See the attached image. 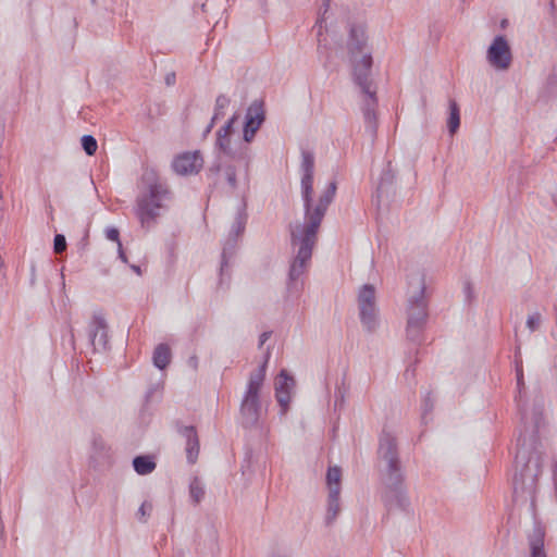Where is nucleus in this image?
<instances>
[{"mask_svg":"<svg viewBox=\"0 0 557 557\" xmlns=\"http://www.w3.org/2000/svg\"><path fill=\"white\" fill-rule=\"evenodd\" d=\"M521 416H522V420H527L528 417H527V413L525 412H521Z\"/></svg>","mask_w":557,"mask_h":557,"instance_id":"nucleus-48","label":"nucleus"},{"mask_svg":"<svg viewBox=\"0 0 557 557\" xmlns=\"http://www.w3.org/2000/svg\"><path fill=\"white\" fill-rule=\"evenodd\" d=\"M203 166V158L200 151H185L174 157L171 168L180 176L198 174Z\"/></svg>","mask_w":557,"mask_h":557,"instance_id":"nucleus-10","label":"nucleus"},{"mask_svg":"<svg viewBox=\"0 0 557 557\" xmlns=\"http://www.w3.org/2000/svg\"><path fill=\"white\" fill-rule=\"evenodd\" d=\"M225 176L228 185L234 189L237 185L236 170L234 166H226Z\"/></svg>","mask_w":557,"mask_h":557,"instance_id":"nucleus-35","label":"nucleus"},{"mask_svg":"<svg viewBox=\"0 0 557 557\" xmlns=\"http://www.w3.org/2000/svg\"><path fill=\"white\" fill-rule=\"evenodd\" d=\"M265 121L264 102L262 100H253L247 109L244 124V140L252 141L256 133Z\"/></svg>","mask_w":557,"mask_h":557,"instance_id":"nucleus-11","label":"nucleus"},{"mask_svg":"<svg viewBox=\"0 0 557 557\" xmlns=\"http://www.w3.org/2000/svg\"><path fill=\"white\" fill-rule=\"evenodd\" d=\"M371 52L364 53L360 60H352V79L360 88L362 95L361 111L367 132L374 137L377 131L376 108L379 104L376 97V87L371 78L372 70Z\"/></svg>","mask_w":557,"mask_h":557,"instance_id":"nucleus-3","label":"nucleus"},{"mask_svg":"<svg viewBox=\"0 0 557 557\" xmlns=\"http://www.w3.org/2000/svg\"><path fill=\"white\" fill-rule=\"evenodd\" d=\"M246 223H247L246 212L238 211L235 216V221H234V225L231 231V234H230V238L227 239V243L223 248V252H222L223 262H222V267H221L222 270H223L224 264L226 263L225 258H226L227 250L233 249L235 247L236 240L243 234Z\"/></svg>","mask_w":557,"mask_h":557,"instance_id":"nucleus-17","label":"nucleus"},{"mask_svg":"<svg viewBox=\"0 0 557 557\" xmlns=\"http://www.w3.org/2000/svg\"><path fill=\"white\" fill-rule=\"evenodd\" d=\"M133 270L138 274L140 273V268L137 265H133Z\"/></svg>","mask_w":557,"mask_h":557,"instance_id":"nucleus-46","label":"nucleus"},{"mask_svg":"<svg viewBox=\"0 0 557 557\" xmlns=\"http://www.w3.org/2000/svg\"><path fill=\"white\" fill-rule=\"evenodd\" d=\"M516 374H517V385L519 388V393H521V388L524 386L523 381V371L521 361L516 362Z\"/></svg>","mask_w":557,"mask_h":557,"instance_id":"nucleus-37","label":"nucleus"},{"mask_svg":"<svg viewBox=\"0 0 557 557\" xmlns=\"http://www.w3.org/2000/svg\"><path fill=\"white\" fill-rule=\"evenodd\" d=\"M324 218V211H304L301 218L289 225L293 258L288 271V285L297 284L308 271L312 252L318 244V232Z\"/></svg>","mask_w":557,"mask_h":557,"instance_id":"nucleus-1","label":"nucleus"},{"mask_svg":"<svg viewBox=\"0 0 557 557\" xmlns=\"http://www.w3.org/2000/svg\"><path fill=\"white\" fill-rule=\"evenodd\" d=\"M231 100L225 95H219L215 100L214 119H220L224 115L223 110L230 104Z\"/></svg>","mask_w":557,"mask_h":557,"instance_id":"nucleus-30","label":"nucleus"},{"mask_svg":"<svg viewBox=\"0 0 557 557\" xmlns=\"http://www.w3.org/2000/svg\"><path fill=\"white\" fill-rule=\"evenodd\" d=\"M358 309L362 325L373 332L377 326V307L375 288L371 284H364L358 293Z\"/></svg>","mask_w":557,"mask_h":557,"instance_id":"nucleus-8","label":"nucleus"},{"mask_svg":"<svg viewBox=\"0 0 557 557\" xmlns=\"http://www.w3.org/2000/svg\"><path fill=\"white\" fill-rule=\"evenodd\" d=\"M541 417H542V412L540 410L534 412L532 420L534 422L535 428H539Z\"/></svg>","mask_w":557,"mask_h":557,"instance_id":"nucleus-41","label":"nucleus"},{"mask_svg":"<svg viewBox=\"0 0 557 557\" xmlns=\"http://www.w3.org/2000/svg\"><path fill=\"white\" fill-rule=\"evenodd\" d=\"M271 336V332H263L259 337V347H261Z\"/></svg>","mask_w":557,"mask_h":557,"instance_id":"nucleus-40","label":"nucleus"},{"mask_svg":"<svg viewBox=\"0 0 557 557\" xmlns=\"http://www.w3.org/2000/svg\"><path fill=\"white\" fill-rule=\"evenodd\" d=\"M425 287L421 283L418 292L409 298L407 318V337L417 342L428 319L426 300L424 297Z\"/></svg>","mask_w":557,"mask_h":557,"instance_id":"nucleus-6","label":"nucleus"},{"mask_svg":"<svg viewBox=\"0 0 557 557\" xmlns=\"http://www.w3.org/2000/svg\"><path fill=\"white\" fill-rule=\"evenodd\" d=\"M189 495L193 502L197 505L205 496V488L198 478H194L189 484Z\"/></svg>","mask_w":557,"mask_h":557,"instance_id":"nucleus-24","label":"nucleus"},{"mask_svg":"<svg viewBox=\"0 0 557 557\" xmlns=\"http://www.w3.org/2000/svg\"><path fill=\"white\" fill-rule=\"evenodd\" d=\"M268 359L269 352L267 354L263 363L250 373L247 389L240 405V413L243 416V423L245 426L255 425L259 419L261 409L259 392L264 382Z\"/></svg>","mask_w":557,"mask_h":557,"instance_id":"nucleus-5","label":"nucleus"},{"mask_svg":"<svg viewBox=\"0 0 557 557\" xmlns=\"http://www.w3.org/2000/svg\"><path fill=\"white\" fill-rule=\"evenodd\" d=\"M53 249L55 253H62L66 250V240L63 235L57 234L54 236Z\"/></svg>","mask_w":557,"mask_h":557,"instance_id":"nucleus-34","label":"nucleus"},{"mask_svg":"<svg viewBox=\"0 0 557 557\" xmlns=\"http://www.w3.org/2000/svg\"><path fill=\"white\" fill-rule=\"evenodd\" d=\"M379 456L385 462L384 484L388 490L384 496L386 505L406 509L409 500L403 488L404 475L400 470L396 438L388 432H383L380 437Z\"/></svg>","mask_w":557,"mask_h":557,"instance_id":"nucleus-2","label":"nucleus"},{"mask_svg":"<svg viewBox=\"0 0 557 557\" xmlns=\"http://www.w3.org/2000/svg\"><path fill=\"white\" fill-rule=\"evenodd\" d=\"M144 180L149 182L147 193L139 198L138 209H162L168 207L173 198V193L165 183L159 182L154 175H145Z\"/></svg>","mask_w":557,"mask_h":557,"instance_id":"nucleus-7","label":"nucleus"},{"mask_svg":"<svg viewBox=\"0 0 557 557\" xmlns=\"http://www.w3.org/2000/svg\"><path fill=\"white\" fill-rule=\"evenodd\" d=\"M342 470L339 467H330L326 473V484L330 491L341 493Z\"/></svg>","mask_w":557,"mask_h":557,"instance_id":"nucleus-23","label":"nucleus"},{"mask_svg":"<svg viewBox=\"0 0 557 557\" xmlns=\"http://www.w3.org/2000/svg\"><path fill=\"white\" fill-rule=\"evenodd\" d=\"M295 386V380L287 374L285 370H282L275 382V388L282 387V391H292Z\"/></svg>","mask_w":557,"mask_h":557,"instance_id":"nucleus-27","label":"nucleus"},{"mask_svg":"<svg viewBox=\"0 0 557 557\" xmlns=\"http://www.w3.org/2000/svg\"><path fill=\"white\" fill-rule=\"evenodd\" d=\"M152 508H153V506L150 502H148V500L144 502L140 505V507L138 508V511L136 513L138 521L146 523L152 512Z\"/></svg>","mask_w":557,"mask_h":557,"instance_id":"nucleus-32","label":"nucleus"},{"mask_svg":"<svg viewBox=\"0 0 557 557\" xmlns=\"http://www.w3.org/2000/svg\"><path fill=\"white\" fill-rule=\"evenodd\" d=\"M531 557H546L544 552V543L542 537L530 541Z\"/></svg>","mask_w":557,"mask_h":557,"instance_id":"nucleus-31","label":"nucleus"},{"mask_svg":"<svg viewBox=\"0 0 557 557\" xmlns=\"http://www.w3.org/2000/svg\"><path fill=\"white\" fill-rule=\"evenodd\" d=\"M153 364L160 370L165 369L171 361V349L166 344H159L153 351Z\"/></svg>","mask_w":557,"mask_h":557,"instance_id":"nucleus-20","label":"nucleus"},{"mask_svg":"<svg viewBox=\"0 0 557 557\" xmlns=\"http://www.w3.org/2000/svg\"><path fill=\"white\" fill-rule=\"evenodd\" d=\"M106 236L109 240L117 243V245L122 244L120 240V232L115 227H108L106 230Z\"/></svg>","mask_w":557,"mask_h":557,"instance_id":"nucleus-38","label":"nucleus"},{"mask_svg":"<svg viewBox=\"0 0 557 557\" xmlns=\"http://www.w3.org/2000/svg\"><path fill=\"white\" fill-rule=\"evenodd\" d=\"M275 397L276 400L281 407L282 414H285L288 410V406L290 403V392L289 391H282V387L275 388Z\"/></svg>","mask_w":557,"mask_h":557,"instance_id":"nucleus-26","label":"nucleus"},{"mask_svg":"<svg viewBox=\"0 0 557 557\" xmlns=\"http://www.w3.org/2000/svg\"><path fill=\"white\" fill-rule=\"evenodd\" d=\"M339 494L336 490L330 491L327 496V508L325 515L326 525H331L341 512Z\"/></svg>","mask_w":557,"mask_h":557,"instance_id":"nucleus-18","label":"nucleus"},{"mask_svg":"<svg viewBox=\"0 0 557 557\" xmlns=\"http://www.w3.org/2000/svg\"><path fill=\"white\" fill-rule=\"evenodd\" d=\"M506 23H507V21H506V20H504V21L502 22V27H505V26H506Z\"/></svg>","mask_w":557,"mask_h":557,"instance_id":"nucleus-49","label":"nucleus"},{"mask_svg":"<svg viewBox=\"0 0 557 557\" xmlns=\"http://www.w3.org/2000/svg\"><path fill=\"white\" fill-rule=\"evenodd\" d=\"M554 480H555V485L557 487V462L554 466Z\"/></svg>","mask_w":557,"mask_h":557,"instance_id":"nucleus-45","label":"nucleus"},{"mask_svg":"<svg viewBox=\"0 0 557 557\" xmlns=\"http://www.w3.org/2000/svg\"><path fill=\"white\" fill-rule=\"evenodd\" d=\"M395 174L394 172L388 168L383 171L380 183L376 188V206L377 209L381 207H387L389 206L391 199L395 196Z\"/></svg>","mask_w":557,"mask_h":557,"instance_id":"nucleus-14","label":"nucleus"},{"mask_svg":"<svg viewBox=\"0 0 557 557\" xmlns=\"http://www.w3.org/2000/svg\"><path fill=\"white\" fill-rule=\"evenodd\" d=\"M216 120L218 119H214V115H213L212 119H211V122L209 123V125L207 126V128L205 131L206 134L211 132V129L214 126Z\"/></svg>","mask_w":557,"mask_h":557,"instance_id":"nucleus-44","label":"nucleus"},{"mask_svg":"<svg viewBox=\"0 0 557 557\" xmlns=\"http://www.w3.org/2000/svg\"><path fill=\"white\" fill-rule=\"evenodd\" d=\"M322 5L324 8V12L318 17V21H317V24H319L320 28H322V23L324 21V15L327 12V10L330 9V0H323V4Z\"/></svg>","mask_w":557,"mask_h":557,"instance_id":"nucleus-39","label":"nucleus"},{"mask_svg":"<svg viewBox=\"0 0 557 557\" xmlns=\"http://www.w3.org/2000/svg\"><path fill=\"white\" fill-rule=\"evenodd\" d=\"M542 322V315L539 312H535L528 317L527 326L531 332L536 331Z\"/></svg>","mask_w":557,"mask_h":557,"instance_id":"nucleus-33","label":"nucleus"},{"mask_svg":"<svg viewBox=\"0 0 557 557\" xmlns=\"http://www.w3.org/2000/svg\"><path fill=\"white\" fill-rule=\"evenodd\" d=\"M429 407V399L425 400V408Z\"/></svg>","mask_w":557,"mask_h":557,"instance_id":"nucleus-50","label":"nucleus"},{"mask_svg":"<svg viewBox=\"0 0 557 557\" xmlns=\"http://www.w3.org/2000/svg\"><path fill=\"white\" fill-rule=\"evenodd\" d=\"M367 48L368 37L364 28L360 25H351L347 40V49L351 60H356L358 55L362 57L364 53L369 52Z\"/></svg>","mask_w":557,"mask_h":557,"instance_id":"nucleus-15","label":"nucleus"},{"mask_svg":"<svg viewBox=\"0 0 557 557\" xmlns=\"http://www.w3.org/2000/svg\"><path fill=\"white\" fill-rule=\"evenodd\" d=\"M302 199L305 209H311L310 207V195L313 193V172H314V157L310 151H302Z\"/></svg>","mask_w":557,"mask_h":557,"instance_id":"nucleus-13","label":"nucleus"},{"mask_svg":"<svg viewBox=\"0 0 557 557\" xmlns=\"http://www.w3.org/2000/svg\"><path fill=\"white\" fill-rule=\"evenodd\" d=\"M236 121V115L232 116L224 126H222L216 134H221L224 136H231L233 132V124Z\"/></svg>","mask_w":557,"mask_h":557,"instance_id":"nucleus-36","label":"nucleus"},{"mask_svg":"<svg viewBox=\"0 0 557 557\" xmlns=\"http://www.w3.org/2000/svg\"><path fill=\"white\" fill-rule=\"evenodd\" d=\"M271 557H287V556L284 554L277 553V554H273Z\"/></svg>","mask_w":557,"mask_h":557,"instance_id":"nucleus-47","label":"nucleus"},{"mask_svg":"<svg viewBox=\"0 0 557 557\" xmlns=\"http://www.w3.org/2000/svg\"><path fill=\"white\" fill-rule=\"evenodd\" d=\"M82 147L87 156H94L97 151L98 144L94 136L84 135L81 139Z\"/></svg>","mask_w":557,"mask_h":557,"instance_id":"nucleus-28","label":"nucleus"},{"mask_svg":"<svg viewBox=\"0 0 557 557\" xmlns=\"http://www.w3.org/2000/svg\"><path fill=\"white\" fill-rule=\"evenodd\" d=\"M89 341L95 350H106L109 343L108 324L100 313H95L88 329Z\"/></svg>","mask_w":557,"mask_h":557,"instance_id":"nucleus-12","label":"nucleus"},{"mask_svg":"<svg viewBox=\"0 0 557 557\" xmlns=\"http://www.w3.org/2000/svg\"><path fill=\"white\" fill-rule=\"evenodd\" d=\"M165 82L168 85L174 84L175 83V74L174 73L168 74L165 77Z\"/></svg>","mask_w":557,"mask_h":557,"instance_id":"nucleus-43","label":"nucleus"},{"mask_svg":"<svg viewBox=\"0 0 557 557\" xmlns=\"http://www.w3.org/2000/svg\"><path fill=\"white\" fill-rule=\"evenodd\" d=\"M460 126V110L456 100H449V116L447 127L450 135H455Z\"/></svg>","mask_w":557,"mask_h":557,"instance_id":"nucleus-22","label":"nucleus"},{"mask_svg":"<svg viewBox=\"0 0 557 557\" xmlns=\"http://www.w3.org/2000/svg\"><path fill=\"white\" fill-rule=\"evenodd\" d=\"M158 215V211H138V220L143 227L146 228H149L156 223Z\"/></svg>","mask_w":557,"mask_h":557,"instance_id":"nucleus-29","label":"nucleus"},{"mask_svg":"<svg viewBox=\"0 0 557 557\" xmlns=\"http://www.w3.org/2000/svg\"><path fill=\"white\" fill-rule=\"evenodd\" d=\"M515 467L513 494L521 497L533 495L542 473L540 457L536 454H529L524 447H521L516 454Z\"/></svg>","mask_w":557,"mask_h":557,"instance_id":"nucleus-4","label":"nucleus"},{"mask_svg":"<svg viewBox=\"0 0 557 557\" xmlns=\"http://www.w3.org/2000/svg\"><path fill=\"white\" fill-rule=\"evenodd\" d=\"M180 433L186 438V456L189 463H195L199 455V438L195 426H183Z\"/></svg>","mask_w":557,"mask_h":557,"instance_id":"nucleus-16","label":"nucleus"},{"mask_svg":"<svg viewBox=\"0 0 557 557\" xmlns=\"http://www.w3.org/2000/svg\"><path fill=\"white\" fill-rule=\"evenodd\" d=\"M336 182L332 181L329 183L326 188L322 191V194L319 197V200L315 206L312 203V194L310 195V207L311 209H327V207L331 205V202L334 199V196L336 194Z\"/></svg>","mask_w":557,"mask_h":557,"instance_id":"nucleus-19","label":"nucleus"},{"mask_svg":"<svg viewBox=\"0 0 557 557\" xmlns=\"http://www.w3.org/2000/svg\"><path fill=\"white\" fill-rule=\"evenodd\" d=\"M133 467L138 474L146 475L151 473L157 465L151 456L145 455L135 457L133 459Z\"/></svg>","mask_w":557,"mask_h":557,"instance_id":"nucleus-21","label":"nucleus"},{"mask_svg":"<svg viewBox=\"0 0 557 557\" xmlns=\"http://www.w3.org/2000/svg\"><path fill=\"white\" fill-rule=\"evenodd\" d=\"M117 248H119V257L120 259L123 261V262H127V257L123 250V247H122V244L117 245Z\"/></svg>","mask_w":557,"mask_h":557,"instance_id":"nucleus-42","label":"nucleus"},{"mask_svg":"<svg viewBox=\"0 0 557 557\" xmlns=\"http://www.w3.org/2000/svg\"><path fill=\"white\" fill-rule=\"evenodd\" d=\"M216 146L227 157L232 159H236L237 154L231 148V138L230 136H224L221 134H216Z\"/></svg>","mask_w":557,"mask_h":557,"instance_id":"nucleus-25","label":"nucleus"},{"mask_svg":"<svg viewBox=\"0 0 557 557\" xmlns=\"http://www.w3.org/2000/svg\"><path fill=\"white\" fill-rule=\"evenodd\" d=\"M486 59L496 70H508L512 62V53L504 35H497L486 52Z\"/></svg>","mask_w":557,"mask_h":557,"instance_id":"nucleus-9","label":"nucleus"}]
</instances>
